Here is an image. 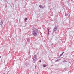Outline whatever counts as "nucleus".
I'll use <instances>...</instances> for the list:
<instances>
[{"instance_id":"nucleus-1","label":"nucleus","mask_w":74,"mask_h":74,"mask_svg":"<svg viewBox=\"0 0 74 74\" xmlns=\"http://www.w3.org/2000/svg\"><path fill=\"white\" fill-rule=\"evenodd\" d=\"M38 30L37 29L35 28H33V36H37V34L38 33Z\"/></svg>"},{"instance_id":"nucleus-2","label":"nucleus","mask_w":74,"mask_h":74,"mask_svg":"<svg viewBox=\"0 0 74 74\" xmlns=\"http://www.w3.org/2000/svg\"><path fill=\"white\" fill-rule=\"evenodd\" d=\"M58 28V26H55L54 29H53V31L54 33L56 31Z\"/></svg>"},{"instance_id":"nucleus-3","label":"nucleus","mask_w":74,"mask_h":74,"mask_svg":"<svg viewBox=\"0 0 74 74\" xmlns=\"http://www.w3.org/2000/svg\"><path fill=\"white\" fill-rule=\"evenodd\" d=\"M27 41H28V42H30V39L27 38Z\"/></svg>"},{"instance_id":"nucleus-4","label":"nucleus","mask_w":74,"mask_h":74,"mask_svg":"<svg viewBox=\"0 0 74 74\" xmlns=\"http://www.w3.org/2000/svg\"><path fill=\"white\" fill-rule=\"evenodd\" d=\"M35 59H33V62H34L36 60H37V58H34Z\"/></svg>"},{"instance_id":"nucleus-5","label":"nucleus","mask_w":74,"mask_h":74,"mask_svg":"<svg viewBox=\"0 0 74 74\" xmlns=\"http://www.w3.org/2000/svg\"><path fill=\"white\" fill-rule=\"evenodd\" d=\"M0 25L1 26H2V25H3V22L2 21L1 22Z\"/></svg>"},{"instance_id":"nucleus-6","label":"nucleus","mask_w":74,"mask_h":74,"mask_svg":"<svg viewBox=\"0 0 74 74\" xmlns=\"http://www.w3.org/2000/svg\"><path fill=\"white\" fill-rule=\"evenodd\" d=\"M39 7H40V8H43L42 6L41 5H39Z\"/></svg>"},{"instance_id":"nucleus-7","label":"nucleus","mask_w":74,"mask_h":74,"mask_svg":"<svg viewBox=\"0 0 74 74\" xmlns=\"http://www.w3.org/2000/svg\"><path fill=\"white\" fill-rule=\"evenodd\" d=\"M60 59H57V60L56 61V62H58V61H59V60H60Z\"/></svg>"},{"instance_id":"nucleus-8","label":"nucleus","mask_w":74,"mask_h":74,"mask_svg":"<svg viewBox=\"0 0 74 74\" xmlns=\"http://www.w3.org/2000/svg\"><path fill=\"white\" fill-rule=\"evenodd\" d=\"M43 66L44 67H47V65H44Z\"/></svg>"},{"instance_id":"nucleus-9","label":"nucleus","mask_w":74,"mask_h":74,"mask_svg":"<svg viewBox=\"0 0 74 74\" xmlns=\"http://www.w3.org/2000/svg\"><path fill=\"white\" fill-rule=\"evenodd\" d=\"M37 58V56L36 55H34V58Z\"/></svg>"},{"instance_id":"nucleus-10","label":"nucleus","mask_w":74,"mask_h":74,"mask_svg":"<svg viewBox=\"0 0 74 74\" xmlns=\"http://www.w3.org/2000/svg\"><path fill=\"white\" fill-rule=\"evenodd\" d=\"M63 53H64V52H62V53L61 54V56H62L63 55Z\"/></svg>"},{"instance_id":"nucleus-11","label":"nucleus","mask_w":74,"mask_h":74,"mask_svg":"<svg viewBox=\"0 0 74 74\" xmlns=\"http://www.w3.org/2000/svg\"><path fill=\"white\" fill-rule=\"evenodd\" d=\"M63 62H67V61L66 60L64 61Z\"/></svg>"},{"instance_id":"nucleus-12","label":"nucleus","mask_w":74,"mask_h":74,"mask_svg":"<svg viewBox=\"0 0 74 74\" xmlns=\"http://www.w3.org/2000/svg\"><path fill=\"white\" fill-rule=\"evenodd\" d=\"M47 30H48V32H50L49 29L48 28L47 29Z\"/></svg>"},{"instance_id":"nucleus-13","label":"nucleus","mask_w":74,"mask_h":74,"mask_svg":"<svg viewBox=\"0 0 74 74\" xmlns=\"http://www.w3.org/2000/svg\"><path fill=\"white\" fill-rule=\"evenodd\" d=\"M27 18H26L25 19V21H27Z\"/></svg>"},{"instance_id":"nucleus-14","label":"nucleus","mask_w":74,"mask_h":74,"mask_svg":"<svg viewBox=\"0 0 74 74\" xmlns=\"http://www.w3.org/2000/svg\"><path fill=\"white\" fill-rule=\"evenodd\" d=\"M5 2H7V0H5Z\"/></svg>"},{"instance_id":"nucleus-15","label":"nucleus","mask_w":74,"mask_h":74,"mask_svg":"<svg viewBox=\"0 0 74 74\" xmlns=\"http://www.w3.org/2000/svg\"><path fill=\"white\" fill-rule=\"evenodd\" d=\"M49 32H48V34H47L48 35V34H49Z\"/></svg>"},{"instance_id":"nucleus-16","label":"nucleus","mask_w":74,"mask_h":74,"mask_svg":"<svg viewBox=\"0 0 74 74\" xmlns=\"http://www.w3.org/2000/svg\"><path fill=\"white\" fill-rule=\"evenodd\" d=\"M37 66H35V69H36V68H37Z\"/></svg>"},{"instance_id":"nucleus-17","label":"nucleus","mask_w":74,"mask_h":74,"mask_svg":"<svg viewBox=\"0 0 74 74\" xmlns=\"http://www.w3.org/2000/svg\"><path fill=\"white\" fill-rule=\"evenodd\" d=\"M25 65H26V66L27 65V64L26 63L25 64Z\"/></svg>"},{"instance_id":"nucleus-18","label":"nucleus","mask_w":74,"mask_h":74,"mask_svg":"<svg viewBox=\"0 0 74 74\" xmlns=\"http://www.w3.org/2000/svg\"><path fill=\"white\" fill-rule=\"evenodd\" d=\"M41 60H39V62H41Z\"/></svg>"},{"instance_id":"nucleus-19","label":"nucleus","mask_w":74,"mask_h":74,"mask_svg":"<svg viewBox=\"0 0 74 74\" xmlns=\"http://www.w3.org/2000/svg\"><path fill=\"white\" fill-rule=\"evenodd\" d=\"M62 56L61 55H60V56H59V57H60Z\"/></svg>"},{"instance_id":"nucleus-20","label":"nucleus","mask_w":74,"mask_h":74,"mask_svg":"<svg viewBox=\"0 0 74 74\" xmlns=\"http://www.w3.org/2000/svg\"><path fill=\"white\" fill-rule=\"evenodd\" d=\"M1 58V56H0V58Z\"/></svg>"},{"instance_id":"nucleus-21","label":"nucleus","mask_w":74,"mask_h":74,"mask_svg":"<svg viewBox=\"0 0 74 74\" xmlns=\"http://www.w3.org/2000/svg\"><path fill=\"white\" fill-rule=\"evenodd\" d=\"M66 16H68V15H67Z\"/></svg>"},{"instance_id":"nucleus-22","label":"nucleus","mask_w":74,"mask_h":74,"mask_svg":"<svg viewBox=\"0 0 74 74\" xmlns=\"http://www.w3.org/2000/svg\"><path fill=\"white\" fill-rule=\"evenodd\" d=\"M3 74H5V73H3Z\"/></svg>"},{"instance_id":"nucleus-23","label":"nucleus","mask_w":74,"mask_h":74,"mask_svg":"<svg viewBox=\"0 0 74 74\" xmlns=\"http://www.w3.org/2000/svg\"><path fill=\"white\" fill-rule=\"evenodd\" d=\"M72 1H73V0H71Z\"/></svg>"}]
</instances>
